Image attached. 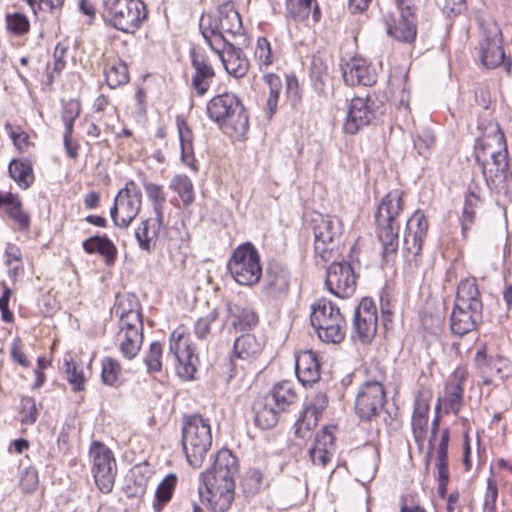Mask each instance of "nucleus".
Segmentation results:
<instances>
[{
    "mask_svg": "<svg viewBox=\"0 0 512 512\" xmlns=\"http://www.w3.org/2000/svg\"><path fill=\"white\" fill-rule=\"evenodd\" d=\"M238 473L237 458L228 449L216 454L211 470L201 473L198 494L214 512L227 511L235 496V475Z\"/></svg>",
    "mask_w": 512,
    "mask_h": 512,
    "instance_id": "nucleus-1",
    "label": "nucleus"
},
{
    "mask_svg": "<svg viewBox=\"0 0 512 512\" xmlns=\"http://www.w3.org/2000/svg\"><path fill=\"white\" fill-rule=\"evenodd\" d=\"M206 113L230 138L238 141L246 138L250 128L249 114L235 93L224 92L212 97L207 102Z\"/></svg>",
    "mask_w": 512,
    "mask_h": 512,
    "instance_id": "nucleus-2",
    "label": "nucleus"
},
{
    "mask_svg": "<svg viewBox=\"0 0 512 512\" xmlns=\"http://www.w3.org/2000/svg\"><path fill=\"white\" fill-rule=\"evenodd\" d=\"M404 192L395 189L388 192L379 202L374 215L375 232L382 245V256L393 260L399 248L400 224L398 218L404 210Z\"/></svg>",
    "mask_w": 512,
    "mask_h": 512,
    "instance_id": "nucleus-3",
    "label": "nucleus"
},
{
    "mask_svg": "<svg viewBox=\"0 0 512 512\" xmlns=\"http://www.w3.org/2000/svg\"><path fill=\"white\" fill-rule=\"evenodd\" d=\"M199 30L212 51L226 48L230 38L243 37L241 17L232 2L223 3L215 13L202 14Z\"/></svg>",
    "mask_w": 512,
    "mask_h": 512,
    "instance_id": "nucleus-4",
    "label": "nucleus"
},
{
    "mask_svg": "<svg viewBox=\"0 0 512 512\" xmlns=\"http://www.w3.org/2000/svg\"><path fill=\"white\" fill-rule=\"evenodd\" d=\"M482 320L483 302L476 279H463L458 284L450 315L451 332L457 336H464L476 330Z\"/></svg>",
    "mask_w": 512,
    "mask_h": 512,
    "instance_id": "nucleus-5",
    "label": "nucleus"
},
{
    "mask_svg": "<svg viewBox=\"0 0 512 512\" xmlns=\"http://www.w3.org/2000/svg\"><path fill=\"white\" fill-rule=\"evenodd\" d=\"M366 374L367 380L361 384L356 394L355 413L361 420L370 421L380 414L386 403V372L376 362L367 367Z\"/></svg>",
    "mask_w": 512,
    "mask_h": 512,
    "instance_id": "nucleus-6",
    "label": "nucleus"
},
{
    "mask_svg": "<svg viewBox=\"0 0 512 512\" xmlns=\"http://www.w3.org/2000/svg\"><path fill=\"white\" fill-rule=\"evenodd\" d=\"M181 443L189 465L199 468L212 445L209 419L200 414L184 416Z\"/></svg>",
    "mask_w": 512,
    "mask_h": 512,
    "instance_id": "nucleus-7",
    "label": "nucleus"
},
{
    "mask_svg": "<svg viewBox=\"0 0 512 512\" xmlns=\"http://www.w3.org/2000/svg\"><path fill=\"white\" fill-rule=\"evenodd\" d=\"M101 16L114 29L134 34L147 20L148 10L142 0H104Z\"/></svg>",
    "mask_w": 512,
    "mask_h": 512,
    "instance_id": "nucleus-8",
    "label": "nucleus"
},
{
    "mask_svg": "<svg viewBox=\"0 0 512 512\" xmlns=\"http://www.w3.org/2000/svg\"><path fill=\"white\" fill-rule=\"evenodd\" d=\"M314 256L317 264H325L338 252L344 235L342 220L333 215L316 214L311 219Z\"/></svg>",
    "mask_w": 512,
    "mask_h": 512,
    "instance_id": "nucleus-9",
    "label": "nucleus"
},
{
    "mask_svg": "<svg viewBox=\"0 0 512 512\" xmlns=\"http://www.w3.org/2000/svg\"><path fill=\"white\" fill-rule=\"evenodd\" d=\"M310 321L319 339L325 343H341L346 335L347 324L339 307L327 299L312 305Z\"/></svg>",
    "mask_w": 512,
    "mask_h": 512,
    "instance_id": "nucleus-10",
    "label": "nucleus"
},
{
    "mask_svg": "<svg viewBox=\"0 0 512 512\" xmlns=\"http://www.w3.org/2000/svg\"><path fill=\"white\" fill-rule=\"evenodd\" d=\"M394 1L397 12H388L383 17L386 33L400 43L413 44L418 31L415 0Z\"/></svg>",
    "mask_w": 512,
    "mask_h": 512,
    "instance_id": "nucleus-11",
    "label": "nucleus"
},
{
    "mask_svg": "<svg viewBox=\"0 0 512 512\" xmlns=\"http://www.w3.org/2000/svg\"><path fill=\"white\" fill-rule=\"evenodd\" d=\"M227 268L238 284L244 286L257 284L262 275L258 250L249 242L240 244L232 252Z\"/></svg>",
    "mask_w": 512,
    "mask_h": 512,
    "instance_id": "nucleus-12",
    "label": "nucleus"
},
{
    "mask_svg": "<svg viewBox=\"0 0 512 512\" xmlns=\"http://www.w3.org/2000/svg\"><path fill=\"white\" fill-rule=\"evenodd\" d=\"M89 458L96 486L101 492L110 493L117 475V463L112 450L100 441H92Z\"/></svg>",
    "mask_w": 512,
    "mask_h": 512,
    "instance_id": "nucleus-13",
    "label": "nucleus"
},
{
    "mask_svg": "<svg viewBox=\"0 0 512 512\" xmlns=\"http://www.w3.org/2000/svg\"><path fill=\"white\" fill-rule=\"evenodd\" d=\"M483 38L479 42L480 59L482 64L493 69L504 65L507 73H510L512 60L506 59L503 48V36L499 25L493 21L481 23Z\"/></svg>",
    "mask_w": 512,
    "mask_h": 512,
    "instance_id": "nucleus-14",
    "label": "nucleus"
},
{
    "mask_svg": "<svg viewBox=\"0 0 512 512\" xmlns=\"http://www.w3.org/2000/svg\"><path fill=\"white\" fill-rule=\"evenodd\" d=\"M142 206V193L135 181L129 180L115 197L114 205L110 210L114 224L120 228H127L137 217Z\"/></svg>",
    "mask_w": 512,
    "mask_h": 512,
    "instance_id": "nucleus-15",
    "label": "nucleus"
},
{
    "mask_svg": "<svg viewBox=\"0 0 512 512\" xmlns=\"http://www.w3.org/2000/svg\"><path fill=\"white\" fill-rule=\"evenodd\" d=\"M169 342L167 359L173 361L177 373L182 379H193L196 372L197 356L189 343V337L185 334V329L183 327L175 329L170 335Z\"/></svg>",
    "mask_w": 512,
    "mask_h": 512,
    "instance_id": "nucleus-16",
    "label": "nucleus"
},
{
    "mask_svg": "<svg viewBox=\"0 0 512 512\" xmlns=\"http://www.w3.org/2000/svg\"><path fill=\"white\" fill-rule=\"evenodd\" d=\"M380 106L375 98L367 96L354 97L348 107L343 129L347 134L355 135L358 131L371 124L379 115Z\"/></svg>",
    "mask_w": 512,
    "mask_h": 512,
    "instance_id": "nucleus-17",
    "label": "nucleus"
},
{
    "mask_svg": "<svg viewBox=\"0 0 512 512\" xmlns=\"http://www.w3.org/2000/svg\"><path fill=\"white\" fill-rule=\"evenodd\" d=\"M377 307L371 298H363L355 308L352 322V338L362 344H370L377 334Z\"/></svg>",
    "mask_w": 512,
    "mask_h": 512,
    "instance_id": "nucleus-18",
    "label": "nucleus"
},
{
    "mask_svg": "<svg viewBox=\"0 0 512 512\" xmlns=\"http://www.w3.org/2000/svg\"><path fill=\"white\" fill-rule=\"evenodd\" d=\"M357 278L349 262H333L327 269L325 284L335 296L348 298L356 291Z\"/></svg>",
    "mask_w": 512,
    "mask_h": 512,
    "instance_id": "nucleus-19",
    "label": "nucleus"
},
{
    "mask_svg": "<svg viewBox=\"0 0 512 512\" xmlns=\"http://www.w3.org/2000/svg\"><path fill=\"white\" fill-rule=\"evenodd\" d=\"M481 168L485 182L491 190L505 194L512 190V168L508 150L498 153V158L487 160Z\"/></svg>",
    "mask_w": 512,
    "mask_h": 512,
    "instance_id": "nucleus-20",
    "label": "nucleus"
},
{
    "mask_svg": "<svg viewBox=\"0 0 512 512\" xmlns=\"http://www.w3.org/2000/svg\"><path fill=\"white\" fill-rule=\"evenodd\" d=\"M481 168L485 182L491 190L505 194L512 190V168L508 150L498 153V158L487 160Z\"/></svg>",
    "mask_w": 512,
    "mask_h": 512,
    "instance_id": "nucleus-21",
    "label": "nucleus"
},
{
    "mask_svg": "<svg viewBox=\"0 0 512 512\" xmlns=\"http://www.w3.org/2000/svg\"><path fill=\"white\" fill-rule=\"evenodd\" d=\"M468 377V371L464 367H458L450 376L445 385L443 397H439L435 406L436 411L444 410L445 414L457 415L464 399V385Z\"/></svg>",
    "mask_w": 512,
    "mask_h": 512,
    "instance_id": "nucleus-22",
    "label": "nucleus"
},
{
    "mask_svg": "<svg viewBox=\"0 0 512 512\" xmlns=\"http://www.w3.org/2000/svg\"><path fill=\"white\" fill-rule=\"evenodd\" d=\"M475 363L485 385H497L512 377V362L503 357L488 358L485 349L478 350Z\"/></svg>",
    "mask_w": 512,
    "mask_h": 512,
    "instance_id": "nucleus-23",
    "label": "nucleus"
},
{
    "mask_svg": "<svg viewBox=\"0 0 512 512\" xmlns=\"http://www.w3.org/2000/svg\"><path fill=\"white\" fill-rule=\"evenodd\" d=\"M429 229L428 220L422 210H416L406 222L404 252L406 257H419Z\"/></svg>",
    "mask_w": 512,
    "mask_h": 512,
    "instance_id": "nucleus-24",
    "label": "nucleus"
},
{
    "mask_svg": "<svg viewBox=\"0 0 512 512\" xmlns=\"http://www.w3.org/2000/svg\"><path fill=\"white\" fill-rule=\"evenodd\" d=\"M191 66L194 70L191 87L198 96H204L214 81L216 72L209 56L202 49L194 48L190 52Z\"/></svg>",
    "mask_w": 512,
    "mask_h": 512,
    "instance_id": "nucleus-25",
    "label": "nucleus"
},
{
    "mask_svg": "<svg viewBox=\"0 0 512 512\" xmlns=\"http://www.w3.org/2000/svg\"><path fill=\"white\" fill-rule=\"evenodd\" d=\"M290 273L279 263H270L265 277L264 293L269 300H282L288 296Z\"/></svg>",
    "mask_w": 512,
    "mask_h": 512,
    "instance_id": "nucleus-26",
    "label": "nucleus"
},
{
    "mask_svg": "<svg viewBox=\"0 0 512 512\" xmlns=\"http://www.w3.org/2000/svg\"><path fill=\"white\" fill-rule=\"evenodd\" d=\"M343 79L347 85L372 86L377 81L376 71L366 59L354 57L342 67Z\"/></svg>",
    "mask_w": 512,
    "mask_h": 512,
    "instance_id": "nucleus-27",
    "label": "nucleus"
},
{
    "mask_svg": "<svg viewBox=\"0 0 512 512\" xmlns=\"http://www.w3.org/2000/svg\"><path fill=\"white\" fill-rule=\"evenodd\" d=\"M327 404L328 400L324 393L319 392L314 395L295 423L297 437L305 438L307 436V433L317 425L318 418L326 409Z\"/></svg>",
    "mask_w": 512,
    "mask_h": 512,
    "instance_id": "nucleus-28",
    "label": "nucleus"
},
{
    "mask_svg": "<svg viewBox=\"0 0 512 512\" xmlns=\"http://www.w3.org/2000/svg\"><path fill=\"white\" fill-rule=\"evenodd\" d=\"M335 452V438L328 428H323L315 435L314 442L308 451L313 465L325 468Z\"/></svg>",
    "mask_w": 512,
    "mask_h": 512,
    "instance_id": "nucleus-29",
    "label": "nucleus"
},
{
    "mask_svg": "<svg viewBox=\"0 0 512 512\" xmlns=\"http://www.w3.org/2000/svg\"><path fill=\"white\" fill-rule=\"evenodd\" d=\"M295 372L304 385H312L320 379L321 365L318 356L311 350L301 351L296 356Z\"/></svg>",
    "mask_w": 512,
    "mask_h": 512,
    "instance_id": "nucleus-30",
    "label": "nucleus"
},
{
    "mask_svg": "<svg viewBox=\"0 0 512 512\" xmlns=\"http://www.w3.org/2000/svg\"><path fill=\"white\" fill-rule=\"evenodd\" d=\"M310 14L315 24L321 21L322 12L317 0L285 1V17L288 21L302 23L308 20Z\"/></svg>",
    "mask_w": 512,
    "mask_h": 512,
    "instance_id": "nucleus-31",
    "label": "nucleus"
},
{
    "mask_svg": "<svg viewBox=\"0 0 512 512\" xmlns=\"http://www.w3.org/2000/svg\"><path fill=\"white\" fill-rule=\"evenodd\" d=\"M0 211H4L17 225L18 230L27 232L31 227V217L23 209V204L17 194L0 192Z\"/></svg>",
    "mask_w": 512,
    "mask_h": 512,
    "instance_id": "nucleus-32",
    "label": "nucleus"
},
{
    "mask_svg": "<svg viewBox=\"0 0 512 512\" xmlns=\"http://www.w3.org/2000/svg\"><path fill=\"white\" fill-rule=\"evenodd\" d=\"M222 61L226 72L235 77H244L249 70V60L242 49L232 43L221 51H213Z\"/></svg>",
    "mask_w": 512,
    "mask_h": 512,
    "instance_id": "nucleus-33",
    "label": "nucleus"
},
{
    "mask_svg": "<svg viewBox=\"0 0 512 512\" xmlns=\"http://www.w3.org/2000/svg\"><path fill=\"white\" fill-rule=\"evenodd\" d=\"M508 150L506 138L501 129H497L493 134L486 136L475 146V160L482 166L487 160L498 158V152L503 153Z\"/></svg>",
    "mask_w": 512,
    "mask_h": 512,
    "instance_id": "nucleus-34",
    "label": "nucleus"
},
{
    "mask_svg": "<svg viewBox=\"0 0 512 512\" xmlns=\"http://www.w3.org/2000/svg\"><path fill=\"white\" fill-rule=\"evenodd\" d=\"M253 412L255 425L263 430L274 427L282 413L266 395L254 402Z\"/></svg>",
    "mask_w": 512,
    "mask_h": 512,
    "instance_id": "nucleus-35",
    "label": "nucleus"
},
{
    "mask_svg": "<svg viewBox=\"0 0 512 512\" xmlns=\"http://www.w3.org/2000/svg\"><path fill=\"white\" fill-rule=\"evenodd\" d=\"M266 396L281 412L287 411L298 401L294 384L287 380L276 383Z\"/></svg>",
    "mask_w": 512,
    "mask_h": 512,
    "instance_id": "nucleus-36",
    "label": "nucleus"
},
{
    "mask_svg": "<svg viewBox=\"0 0 512 512\" xmlns=\"http://www.w3.org/2000/svg\"><path fill=\"white\" fill-rule=\"evenodd\" d=\"M104 75L107 85L116 89L129 82V71L126 63L118 57H109L104 62Z\"/></svg>",
    "mask_w": 512,
    "mask_h": 512,
    "instance_id": "nucleus-37",
    "label": "nucleus"
},
{
    "mask_svg": "<svg viewBox=\"0 0 512 512\" xmlns=\"http://www.w3.org/2000/svg\"><path fill=\"white\" fill-rule=\"evenodd\" d=\"M176 125L181 146V160L185 165L197 170L194 158L193 132L186 119L181 116H177Z\"/></svg>",
    "mask_w": 512,
    "mask_h": 512,
    "instance_id": "nucleus-38",
    "label": "nucleus"
},
{
    "mask_svg": "<svg viewBox=\"0 0 512 512\" xmlns=\"http://www.w3.org/2000/svg\"><path fill=\"white\" fill-rule=\"evenodd\" d=\"M141 184L144 187L148 200L151 202L153 212L157 216L158 226L163 225L166 192L162 185L148 181L145 174H139Z\"/></svg>",
    "mask_w": 512,
    "mask_h": 512,
    "instance_id": "nucleus-39",
    "label": "nucleus"
},
{
    "mask_svg": "<svg viewBox=\"0 0 512 512\" xmlns=\"http://www.w3.org/2000/svg\"><path fill=\"white\" fill-rule=\"evenodd\" d=\"M83 250L88 254H100L107 265L114 264L117 257V248L106 236H92L82 243Z\"/></svg>",
    "mask_w": 512,
    "mask_h": 512,
    "instance_id": "nucleus-40",
    "label": "nucleus"
},
{
    "mask_svg": "<svg viewBox=\"0 0 512 512\" xmlns=\"http://www.w3.org/2000/svg\"><path fill=\"white\" fill-rule=\"evenodd\" d=\"M8 173L23 190H27L35 180L33 162L29 158L12 159L8 165Z\"/></svg>",
    "mask_w": 512,
    "mask_h": 512,
    "instance_id": "nucleus-41",
    "label": "nucleus"
},
{
    "mask_svg": "<svg viewBox=\"0 0 512 512\" xmlns=\"http://www.w3.org/2000/svg\"><path fill=\"white\" fill-rule=\"evenodd\" d=\"M228 311L232 318L231 324L236 330H251L258 325V314L250 306L230 304L228 305Z\"/></svg>",
    "mask_w": 512,
    "mask_h": 512,
    "instance_id": "nucleus-42",
    "label": "nucleus"
},
{
    "mask_svg": "<svg viewBox=\"0 0 512 512\" xmlns=\"http://www.w3.org/2000/svg\"><path fill=\"white\" fill-rule=\"evenodd\" d=\"M160 227L158 226L157 216H155V219H146L140 223L135 231V237L142 250L150 252L153 249Z\"/></svg>",
    "mask_w": 512,
    "mask_h": 512,
    "instance_id": "nucleus-43",
    "label": "nucleus"
},
{
    "mask_svg": "<svg viewBox=\"0 0 512 512\" xmlns=\"http://www.w3.org/2000/svg\"><path fill=\"white\" fill-rule=\"evenodd\" d=\"M261 351L262 344L252 334L241 335L234 342L233 353L240 359L255 358Z\"/></svg>",
    "mask_w": 512,
    "mask_h": 512,
    "instance_id": "nucleus-44",
    "label": "nucleus"
},
{
    "mask_svg": "<svg viewBox=\"0 0 512 512\" xmlns=\"http://www.w3.org/2000/svg\"><path fill=\"white\" fill-rule=\"evenodd\" d=\"M116 341L123 357L131 360L138 355L141 349L143 334H137L133 331L132 333L118 331Z\"/></svg>",
    "mask_w": 512,
    "mask_h": 512,
    "instance_id": "nucleus-45",
    "label": "nucleus"
},
{
    "mask_svg": "<svg viewBox=\"0 0 512 512\" xmlns=\"http://www.w3.org/2000/svg\"><path fill=\"white\" fill-rule=\"evenodd\" d=\"M310 78L315 89L323 90L330 80L328 60L320 54L313 55L309 68Z\"/></svg>",
    "mask_w": 512,
    "mask_h": 512,
    "instance_id": "nucleus-46",
    "label": "nucleus"
},
{
    "mask_svg": "<svg viewBox=\"0 0 512 512\" xmlns=\"http://www.w3.org/2000/svg\"><path fill=\"white\" fill-rule=\"evenodd\" d=\"M177 481V475L170 473L159 483L153 503V508L156 512H161L163 507L172 499Z\"/></svg>",
    "mask_w": 512,
    "mask_h": 512,
    "instance_id": "nucleus-47",
    "label": "nucleus"
},
{
    "mask_svg": "<svg viewBox=\"0 0 512 512\" xmlns=\"http://www.w3.org/2000/svg\"><path fill=\"white\" fill-rule=\"evenodd\" d=\"M169 187L179 195L184 206L194 202V186L188 176L182 174L174 176Z\"/></svg>",
    "mask_w": 512,
    "mask_h": 512,
    "instance_id": "nucleus-48",
    "label": "nucleus"
},
{
    "mask_svg": "<svg viewBox=\"0 0 512 512\" xmlns=\"http://www.w3.org/2000/svg\"><path fill=\"white\" fill-rule=\"evenodd\" d=\"M5 25L7 31L16 37L24 36L30 30V21L28 17L21 12L7 13L5 16Z\"/></svg>",
    "mask_w": 512,
    "mask_h": 512,
    "instance_id": "nucleus-49",
    "label": "nucleus"
},
{
    "mask_svg": "<svg viewBox=\"0 0 512 512\" xmlns=\"http://www.w3.org/2000/svg\"><path fill=\"white\" fill-rule=\"evenodd\" d=\"M479 203L480 198L474 192H469L466 195L461 217V229L464 237H466L468 230L474 223L475 210L478 207Z\"/></svg>",
    "mask_w": 512,
    "mask_h": 512,
    "instance_id": "nucleus-50",
    "label": "nucleus"
},
{
    "mask_svg": "<svg viewBox=\"0 0 512 512\" xmlns=\"http://www.w3.org/2000/svg\"><path fill=\"white\" fill-rule=\"evenodd\" d=\"M142 311L141 304L137 296L133 293H124L117 296L115 305V314L122 318L132 313Z\"/></svg>",
    "mask_w": 512,
    "mask_h": 512,
    "instance_id": "nucleus-51",
    "label": "nucleus"
},
{
    "mask_svg": "<svg viewBox=\"0 0 512 512\" xmlns=\"http://www.w3.org/2000/svg\"><path fill=\"white\" fill-rule=\"evenodd\" d=\"M435 143L436 138L434 132L431 129L421 130L414 138V148L417 153L424 158L430 157Z\"/></svg>",
    "mask_w": 512,
    "mask_h": 512,
    "instance_id": "nucleus-52",
    "label": "nucleus"
},
{
    "mask_svg": "<svg viewBox=\"0 0 512 512\" xmlns=\"http://www.w3.org/2000/svg\"><path fill=\"white\" fill-rule=\"evenodd\" d=\"M120 374L121 365L116 359L105 357L102 360L101 379L104 384L114 386L118 382Z\"/></svg>",
    "mask_w": 512,
    "mask_h": 512,
    "instance_id": "nucleus-53",
    "label": "nucleus"
},
{
    "mask_svg": "<svg viewBox=\"0 0 512 512\" xmlns=\"http://www.w3.org/2000/svg\"><path fill=\"white\" fill-rule=\"evenodd\" d=\"M67 381L72 386L74 391H82L85 389V376L83 369L79 365L71 360H65Z\"/></svg>",
    "mask_w": 512,
    "mask_h": 512,
    "instance_id": "nucleus-54",
    "label": "nucleus"
},
{
    "mask_svg": "<svg viewBox=\"0 0 512 512\" xmlns=\"http://www.w3.org/2000/svg\"><path fill=\"white\" fill-rule=\"evenodd\" d=\"M150 479V471L146 466H135L130 471L129 483L136 487V494L145 495L147 491L148 481Z\"/></svg>",
    "mask_w": 512,
    "mask_h": 512,
    "instance_id": "nucleus-55",
    "label": "nucleus"
},
{
    "mask_svg": "<svg viewBox=\"0 0 512 512\" xmlns=\"http://www.w3.org/2000/svg\"><path fill=\"white\" fill-rule=\"evenodd\" d=\"M254 58L258 63L260 70L267 68L273 63L271 46L265 37L258 38L254 51Z\"/></svg>",
    "mask_w": 512,
    "mask_h": 512,
    "instance_id": "nucleus-56",
    "label": "nucleus"
},
{
    "mask_svg": "<svg viewBox=\"0 0 512 512\" xmlns=\"http://www.w3.org/2000/svg\"><path fill=\"white\" fill-rule=\"evenodd\" d=\"M431 399L432 392L429 389L419 390L414 400L412 417L428 418Z\"/></svg>",
    "mask_w": 512,
    "mask_h": 512,
    "instance_id": "nucleus-57",
    "label": "nucleus"
},
{
    "mask_svg": "<svg viewBox=\"0 0 512 512\" xmlns=\"http://www.w3.org/2000/svg\"><path fill=\"white\" fill-rule=\"evenodd\" d=\"M81 112V104L76 99H70L63 105L61 118L65 130H74V122Z\"/></svg>",
    "mask_w": 512,
    "mask_h": 512,
    "instance_id": "nucleus-58",
    "label": "nucleus"
},
{
    "mask_svg": "<svg viewBox=\"0 0 512 512\" xmlns=\"http://www.w3.org/2000/svg\"><path fill=\"white\" fill-rule=\"evenodd\" d=\"M20 421L22 424H34L38 417L35 399L32 397H23L20 402Z\"/></svg>",
    "mask_w": 512,
    "mask_h": 512,
    "instance_id": "nucleus-59",
    "label": "nucleus"
},
{
    "mask_svg": "<svg viewBox=\"0 0 512 512\" xmlns=\"http://www.w3.org/2000/svg\"><path fill=\"white\" fill-rule=\"evenodd\" d=\"M498 499V484L494 477L487 479L486 491L483 501V512H496V502Z\"/></svg>",
    "mask_w": 512,
    "mask_h": 512,
    "instance_id": "nucleus-60",
    "label": "nucleus"
},
{
    "mask_svg": "<svg viewBox=\"0 0 512 512\" xmlns=\"http://www.w3.org/2000/svg\"><path fill=\"white\" fill-rule=\"evenodd\" d=\"M162 345L159 342H152L150 344L149 352L145 358V363L148 370L151 372H160L162 369Z\"/></svg>",
    "mask_w": 512,
    "mask_h": 512,
    "instance_id": "nucleus-61",
    "label": "nucleus"
},
{
    "mask_svg": "<svg viewBox=\"0 0 512 512\" xmlns=\"http://www.w3.org/2000/svg\"><path fill=\"white\" fill-rule=\"evenodd\" d=\"M218 316V311L213 309L204 317L199 318L194 326L195 335L199 339H205L210 333L211 324L218 319Z\"/></svg>",
    "mask_w": 512,
    "mask_h": 512,
    "instance_id": "nucleus-62",
    "label": "nucleus"
},
{
    "mask_svg": "<svg viewBox=\"0 0 512 512\" xmlns=\"http://www.w3.org/2000/svg\"><path fill=\"white\" fill-rule=\"evenodd\" d=\"M395 305L388 293L380 295L381 322L385 329H388L393 323Z\"/></svg>",
    "mask_w": 512,
    "mask_h": 512,
    "instance_id": "nucleus-63",
    "label": "nucleus"
},
{
    "mask_svg": "<svg viewBox=\"0 0 512 512\" xmlns=\"http://www.w3.org/2000/svg\"><path fill=\"white\" fill-rule=\"evenodd\" d=\"M4 128L19 152H24L31 145L29 135L26 132L16 131L9 122L5 124Z\"/></svg>",
    "mask_w": 512,
    "mask_h": 512,
    "instance_id": "nucleus-64",
    "label": "nucleus"
}]
</instances>
